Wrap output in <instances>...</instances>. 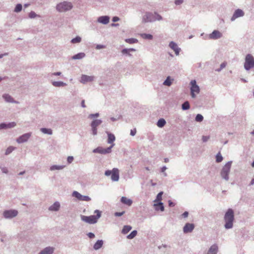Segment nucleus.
I'll return each mask as SVG.
<instances>
[{"label":"nucleus","mask_w":254,"mask_h":254,"mask_svg":"<svg viewBox=\"0 0 254 254\" xmlns=\"http://www.w3.org/2000/svg\"><path fill=\"white\" fill-rule=\"evenodd\" d=\"M234 220V211L232 209H229L224 216V220L225 221V227L226 229L232 228Z\"/></svg>","instance_id":"1"},{"label":"nucleus","mask_w":254,"mask_h":254,"mask_svg":"<svg viewBox=\"0 0 254 254\" xmlns=\"http://www.w3.org/2000/svg\"><path fill=\"white\" fill-rule=\"evenodd\" d=\"M94 213L96 215L89 216L82 215L81 216V220L89 224H94L97 222L98 219L101 217V212L98 210H96Z\"/></svg>","instance_id":"2"},{"label":"nucleus","mask_w":254,"mask_h":254,"mask_svg":"<svg viewBox=\"0 0 254 254\" xmlns=\"http://www.w3.org/2000/svg\"><path fill=\"white\" fill-rule=\"evenodd\" d=\"M244 67L246 70H249L254 67V58L251 54H248L245 58Z\"/></svg>","instance_id":"3"},{"label":"nucleus","mask_w":254,"mask_h":254,"mask_svg":"<svg viewBox=\"0 0 254 254\" xmlns=\"http://www.w3.org/2000/svg\"><path fill=\"white\" fill-rule=\"evenodd\" d=\"M72 5L70 2L64 1L57 5V9L60 12H64L72 8Z\"/></svg>","instance_id":"4"},{"label":"nucleus","mask_w":254,"mask_h":254,"mask_svg":"<svg viewBox=\"0 0 254 254\" xmlns=\"http://www.w3.org/2000/svg\"><path fill=\"white\" fill-rule=\"evenodd\" d=\"M231 163L232 162L227 163L223 167L221 172L222 177L226 180H228L229 179V174L231 167Z\"/></svg>","instance_id":"5"},{"label":"nucleus","mask_w":254,"mask_h":254,"mask_svg":"<svg viewBox=\"0 0 254 254\" xmlns=\"http://www.w3.org/2000/svg\"><path fill=\"white\" fill-rule=\"evenodd\" d=\"M105 175L107 176L111 175V179L113 181H117L119 179V171L117 168H114L112 171L107 170Z\"/></svg>","instance_id":"6"},{"label":"nucleus","mask_w":254,"mask_h":254,"mask_svg":"<svg viewBox=\"0 0 254 254\" xmlns=\"http://www.w3.org/2000/svg\"><path fill=\"white\" fill-rule=\"evenodd\" d=\"M161 16L158 14L156 15V17L151 13H146L143 17V21L144 22H148L153 21L155 20H160Z\"/></svg>","instance_id":"7"},{"label":"nucleus","mask_w":254,"mask_h":254,"mask_svg":"<svg viewBox=\"0 0 254 254\" xmlns=\"http://www.w3.org/2000/svg\"><path fill=\"white\" fill-rule=\"evenodd\" d=\"M190 85L191 96L192 98H194L195 97V93H199V88L198 86L196 85L195 80H192L190 81Z\"/></svg>","instance_id":"8"},{"label":"nucleus","mask_w":254,"mask_h":254,"mask_svg":"<svg viewBox=\"0 0 254 254\" xmlns=\"http://www.w3.org/2000/svg\"><path fill=\"white\" fill-rule=\"evenodd\" d=\"M72 196L81 201H89L91 200V198L89 196L82 195L76 191H73Z\"/></svg>","instance_id":"9"},{"label":"nucleus","mask_w":254,"mask_h":254,"mask_svg":"<svg viewBox=\"0 0 254 254\" xmlns=\"http://www.w3.org/2000/svg\"><path fill=\"white\" fill-rule=\"evenodd\" d=\"M18 214L15 210H6L3 212V216L6 218H10L16 216Z\"/></svg>","instance_id":"10"},{"label":"nucleus","mask_w":254,"mask_h":254,"mask_svg":"<svg viewBox=\"0 0 254 254\" xmlns=\"http://www.w3.org/2000/svg\"><path fill=\"white\" fill-rule=\"evenodd\" d=\"M112 148V146L105 149L102 148V147H98L93 150V152L99 153L100 154H107L111 152Z\"/></svg>","instance_id":"11"},{"label":"nucleus","mask_w":254,"mask_h":254,"mask_svg":"<svg viewBox=\"0 0 254 254\" xmlns=\"http://www.w3.org/2000/svg\"><path fill=\"white\" fill-rule=\"evenodd\" d=\"M30 136V133L24 134L17 139V142L19 143L25 142L29 139Z\"/></svg>","instance_id":"12"},{"label":"nucleus","mask_w":254,"mask_h":254,"mask_svg":"<svg viewBox=\"0 0 254 254\" xmlns=\"http://www.w3.org/2000/svg\"><path fill=\"white\" fill-rule=\"evenodd\" d=\"M222 34L218 30H214L212 33H211L209 37L211 39H217L222 37Z\"/></svg>","instance_id":"13"},{"label":"nucleus","mask_w":254,"mask_h":254,"mask_svg":"<svg viewBox=\"0 0 254 254\" xmlns=\"http://www.w3.org/2000/svg\"><path fill=\"white\" fill-rule=\"evenodd\" d=\"M194 226L193 224L187 223L183 228L185 233L191 232L194 229Z\"/></svg>","instance_id":"14"},{"label":"nucleus","mask_w":254,"mask_h":254,"mask_svg":"<svg viewBox=\"0 0 254 254\" xmlns=\"http://www.w3.org/2000/svg\"><path fill=\"white\" fill-rule=\"evenodd\" d=\"M244 14L242 10L238 9L235 11L233 16L231 18V20H234L236 18L242 16Z\"/></svg>","instance_id":"15"},{"label":"nucleus","mask_w":254,"mask_h":254,"mask_svg":"<svg viewBox=\"0 0 254 254\" xmlns=\"http://www.w3.org/2000/svg\"><path fill=\"white\" fill-rule=\"evenodd\" d=\"M94 77L92 76H88L86 75H82L81 77V82L85 83L87 82H90L93 81Z\"/></svg>","instance_id":"16"},{"label":"nucleus","mask_w":254,"mask_h":254,"mask_svg":"<svg viewBox=\"0 0 254 254\" xmlns=\"http://www.w3.org/2000/svg\"><path fill=\"white\" fill-rule=\"evenodd\" d=\"M170 47L173 49L176 55H178L179 54L180 49L178 47L177 45L174 42H171L169 44Z\"/></svg>","instance_id":"17"},{"label":"nucleus","mask_w":254,"mask_h":254,"mask_svg":"<svg viewBox=\"0 0 254 254\" xmlns=\"http://www.w3.org/2000/svg\"><path fill=\"white\" fill-rule=\"evenodd\" d=\"M110 18L108 16H100L98 18V21L104 24H106L109 23Z\"/></svg>","instance_id":"18"},{"label":"nucleus","mask_w":254,"mask_h":254,"mask_svg":"<svg viewBox=\"0 0 254 254\" xmlns=\"http://www.w3.org/2000/svg\"><path fill=\"white\" fill-rule=\"evenodd\" d=\"M16 126V124L14 122H12L8 123L7 124H1L0 125V129H4V128H11Z\"/></svg>","instance_id":"19"},{"label":"nucleus","mask_w":254,"mask_h":254,"mask_svg":"<svg viewBox=\"0 0 254 254\" xmlns=\"http://www.w3.org/2000/svg\"><path fill=\"white\" fill-rule=\"evenodd\" d=\"M218 249V246L215 244L213 245L209 248L207 254H216Z\"/></svg>","instance_id":"20"},{"label":"nucleus","mask_w":254,"mask_h":254,"mask_svg":"<svg viewBox=\"0 0 254 254\" xmlns=\"http://www.w3.org/2000/svg\"><path fill=\"white\" fill-rule=\"evenodd\" d=\"M121 201L123 203L127 206H130L132 203V201L130 199H129L125 196H123L121 198Z\"/></svg>","instance_id":"21"},{"label":"nucleus","mask_w":254,"mask_h":254,"mask_svg":"<svg viewBox=\"0 0 254 254\" xmlns=\"http://www.w3.org/2000/svg\"><path fill=\"white\" fill-rule=\"evenodd\" d=\"M54 252V248L52 247H47L44 249L39 254H52Z\"/></svg>","instance_id":"22"},{"label":"nucleus","mask_w":254,"mask_h":254,"mask_svg":"<svg viewBox=\"0 0 254 254\" xmlns=\"http://www.w3.org/2000/svg\"><path fill=\"white\" fill-rule=\"evenodd\" d=\"M60 207V203L58 202H56L49 207V210L52 211H57L59 209Z\"/></svg>","instance_id":"23"},{"label":"nucleus","mask_w":254,"mask_h":254,"mask_svg":"<svg viewBox=\"0 0 254 254\" xmlns=\"http://www.w3.org/2000/svg\"><path fill=\"white\" fill-rule=\"evenodd\" d=\"M103 244V242L102 240H98L96 242V243L94 245V249L96 250H97L101 248Z\"/></svg>","instance_id":"24"},{"label":"nucleus","mask_w":254,"mask_h":254,"mask_svg":"<svg viewBox=\"0 0 254 254\" xmlns=\"http://www.w3.org/2000/svg\"><path fill=\"white\" fill-rule=\"evenodd\" d=\"M101 123L102 121L100 120H95L92 122L91 126L92 127H97Z\"/></svg>","instance_id":"25"},{"label":"nucleus","mask_w":254,"mask_h":254,"mask_svg":"<svg viewBox=\"0 0 254 254\" xmlns=\"http://www.w3.org/2000/svg\"><path fill=\"white\" fill-rule=\"evenodd\" d=\"M108 142L109 143H112L114 140H115V136L114 134L112 133H108Z\"/></svg>","instance_id":"26"},{"label":"nucleus","mask_w":254,"mask_h":254,"mask_svg":"<svg viewBox=\"0 0 254 254\" xmlns=\"http://www.w3.org/2000/svg\"><path fill=\"white\" fill-rule=\"evenodd\" d=\"M154 206H155V209L157 210H159L160 209L161 211H163L164 210V207L162 202H160L158 204H155Z\"/></svg>","instance_id":"27"},{"label":"nucleus","mask_w":254,"mask_h":254,"mask_svg":"<svg viewBox=\"0 0 254 254\" xmlns=\"http://www.w3.org/2000/svg\"><path fill=\"white\" fill-rule=\"evenodd\" d=\"M131 227L129 225L125 226L122 230V233L124 234H127L131 229Z\"/></svg>","instance_id":"28"},{"label":"nucleus","mask_w":254,"mask_h":254,"mask_svg":"<svg viewBox=\"0 0 254 254\" xmlns=\"http://www.w3.org/2000/svg\"><path fill=\"white\" fill-rule=\"evenodd\" d=\"M166 124V121L163 119H159L157 122V125L159 127H163Z\"/></svg>","instance_id":"29"},{"label":"nucleus","mask_w":254,"mask_h":254,"mask_svg":"<svg viewBox=\"0 0 254 254\" xmlns=\"http://www.w3.org/2000/svg\"><path fill=\"white\" fill-rule=\"evenodd\" d=\"M85 55V54L83 53H78V54L74 55L72 57V59H74V60L81 59L83 58V57H84Z\"/></svg>","instance_id":"30"},{"label":"nucleus","mask_w":254,"mask_h":254,"mask_svg":"<svg viewBox=\"0 0 254 254\" xmlns=\"http://www.w3.org/2000/svg\"><path fill=\"white\" fill-rule=\"evenodd\" d=\"M53 85L56 87H60L65 86L66 84L62 81H54L53 82Z\"/></svg>","instance_id":"31"},{"label":"nucleus","mask_w":254,"mask_h":254,"mask_svg":"<svg viewBox=\"0 0 254 254\" xmlns=\"http://www.w3.org/2000/svg\"><path fill=\"white\" fill-rule=\"evenodd\" d=\"M40 130L44 133L48 134H52V130L51 129L46 128H41Z\"/></svg>","instance_id":"32"},{"label":"nucleus","mask_w":254,"mask_h":254,"mask_svg":"<svg viewBox=\"0 0 254 254\" xmlns=\"http://www.w3.org/2000/svg\"><path fill=\"white\" fill-rule=\"evenodd\" d=\"M125 41L127 43L131 44L137 43L138 42V40L134 38H129V39H126L125 40Z\"/></svg>","instance_id":"33"},{"label":"nucleus","mask_w":254,"mask_h":254,"mask_svg":"<svg viewBox=\"0 0 254 254\" xmlns=\"http://www.w3.org/2000/svg\"><path fill=\"white\" fill-rule=\"evenodd\" d=\"M137 235V231L136 230H134L131 232L130 234H129L127 238L129 239H132L134 238Z\"/></svg>","instance_id":"34"},{"label":"nucleus","mask_w":254,"mask_h":254,"mask_svg":"<svg viewBox=\"0 0 254 254\" xmlns=\"http://www.w3.org/2000/svg\"><path fill=\"white\" fill-rule=\"evenodd\" d=\"M223 160V157L222 156L220 152L217 153L216 156V161L217 162H221Z\"/></svg>","instance_id":"35"},{"label":"nucleus","mask_w":254,"mask_h":254,"mask_svg":"<svg viewBox=\"0 0 254 254\" xmlns=\"http://www.w3.org/2000/svg\"><path fill=\"white\" fill-rule=\"evenodd\" d=\"M3 98L7 102H12V98L8 94H4L3 95Z\"/></svg>","instance_id":"36"},{"label":"nucleus","mask_w":254,"mask_h":254,"mask_svg":"<svg viewBox=\"0 0 254 254\" xmlns=\"http://www.w3.org/2000/svg\"><path fill=\"white\" fill-rule=\"evenodd\" d=\"M182 109L184 110L190 109V104L189 102L186 101L182 105Z\"/></svg>","instance_id":"37"},{"label":"nucleus","mask_w":254,"mask_h":254,"mask_svg":"<svg viewBox=\"0 0 254 254\" xmlns=\"http://www.w3.org/2000/svg\"><path fill=\"white\" fill-rule=\"evenodd\" d=\"M141 37L144 39H152L153 38L152 35L148 34H142Z\"/></svg>","instance_id":"38"},{"label":"nucleus","mask_w":254,"mask_h":254,"mask_svg":"<svg viewBox=\"0 0 254 254\" xmlns=\"http://www.w3.org/2000/svg\"><path fill=\"white\" fill-rule=\"evenodd\" d=\"M203 119V116L200 114H197L195 117V121L198 122L202 121Z\"/></svg>","instance_id":"39"},{"label":"nucleus","mask_w":254,"mask_h":254,"mask_svg":"<svg viewBox=\"0 0 254 254\" xmlns=\"http://www.w3.org/2000/svg\"><path fill=\"white\" fill-rule=\"evenodd\" d=\"M22 5L21 4H17L14 9V11L16 12H20L22 9Z\"/></svg>","instance_id":"40"},{"label":"nucleus","mask_w":254,"mask_h":254,"mask_svg":"<svg viewBox=\"0 0 254 254\" xmlns=\"http://www.w3.org/2000/svg\"><path fill=\"white\" fill-rule=\"evenodd\" d=\"M81 38L80 37L77 36L75 38L72 39L71 40V42L73 44L79 43L81 41Z\"/></svg>","instance_id":"41"},{"label":"nucleus","mask_w":254,"mask_h":254,"mask_svg":"<svg viewBox=\"0 0 254 254\" xmlns=\"http://www.w3.org/2000/svg\"><path fill=\"white\" fill-rule=\"evenodd\" d=\"M172 83L171 80L169 77H168L167 79L165 80L163 84L165 85L170 86Z\"/></svg>","instance_id":"42"},{"label":"nucleus","mask_w":254,"mask_h":254,"mask_svg":"<svg viewBox=\"0 0 254 254\" xmlns=\"http://www.w3.org/2000/svg\"><path fill=\"white\" fill-rule=\"evenodd\" d=\"M15 149L14 147H12V146H10L9 147H8L6 150V151H5V154L6 155H8L9 154V153H10L14 149Z\"/></svg>","instance_id":"43"},{"label":"nucleus","mask_w":254,"mask_h":254,"mask_svg":"<svg viewBox=\"0 0 254 254\" xmlns=\"http://www.w3.org/2000/svg\"><path fill=\"white\" fill-rule=\"evenodd\" d=\"M163 194V192H160L157 195V198L155 201H160L162 199V195Z\"/></svg>","instance_id":"44"},{"label":"nucleus","mask_w":254,"mask_h":254,"mask_svg":"<svg viewBox=\"0 0 254 254\" xmlns=\"http://www.w3.org/2000/svg\"><path fill=\"white\" fill-rule=\"evenodd\" d=\"M63 167L62 166H59L56 165H54L51 167L50 170H60L62 169Z\"/></svg>","instance_id":"45"},{"label":"nucleus","mask_w":254,"mask_h":254,"mask_svg":"<svg viewBox=\"0 0 254 254\" xmlns=\"http://www.w3.org/2000/svg\"><path fill=\"white\" fill-rule=\"evenodd\" d=\"M36 13L33 11H31V12L29 13V16L30 18H34L36 17Z\"/></svg>","instance_id":"46"},{"label":"nucleus","mask_w":254,"mask_h":254,"mask_svg":"<svg viewBox=\"0 0 254 254\" xmlns=\"http://www.w3.org/2000/svg\"><path fill=\"white\" fill-rule=\"evenodd\" d=\"M184 1V0H176L175 3L176 5H179L182 4Z\"/></svg>","instance_id":"47"},{"label":"nucleus","mask_w":254,"mask_h":254,"mask_svg":"<svg viewBox=\"0 0 254 254\" xmlns=\"http://www.w3.org/2000/svg\"><path fill=\"white\" fill-rule=\"evenodd\" d=\"M209 138V136H203L202 137V139L203 142L207 141Z\"/></svg>","instance_id":"48"},{"label":"nucleus","mask_w":254,"mask_h":254,"mask_svg":"<svg viewBox=\"0 0 254 254\" xmlns=\"http://www.w3.org/2000/svg\"><path fill=\"white\" fill-rule=\"evenodd\" d=\"M125 213V211H123L122 212H116L115 215L116 216H121L123 215Z\"/></svg>","instance_id":"49"},{"label":"nucleus","mask_w":254,"mask_h":254,"mask_svg":"<svg viewBox=\"0 0 254 254\" xmlns=\"http://www.w3.org/2000/svg\"><path fill=\"white\" fill-rule=\"evenodd\" d=\"M105 48V46H104V45H97L96 46V48L97 49H103V48Z\"/></svg>","instance_id":"50"},{"label":"nucleus","mask_w":254,"mask_h":254,"mask_svg":"<svg viewBox=\"0 0 254 254\" xmlns=\"http://www.w3.org/2000/svg\"><path fill=\"white\" fill-rule=\"evenodd\" d=\"M87 235L91 239L94 238L95 237V235L92 233H89Z\"/></svg>","instance_id":"51"},{"label":"nucleus","mask_w":254,"mask_h":254,"mask_svg":"<svg viewBox=\"0 0 254 254\" xmlns=\"http://www.w3.org/2000/svg\"><path fill=\"white\" fill-rule=\"evenodd\" d=\"M92 132L93 135H96L97 133V130L96 127H92Z\"/></svg>","instance_id":"52"},{"label":"nucleus","mask_w":254,"mask_h":254,"mask_svg":"<svg viewBox=\"0 0 254 254\" xmlns=\"http://www.w3.org/2000/svg\"><path fill=\"white\" fill-rule=\"evenodd\" d=\"M73 160V158L72 156H69L67 158V161L69 163H70Z\"/></svg>","instance_id":"53"},{"label":"nucleus","mask_w":254,"mask_h":254,"mask_svg":"<svg viewBox=\"0 0 254 254\" xmlns=\"http://www.w3.org/2000/svg\"><path fill=\"white\" fill-rule=\"evenodd\" d=\"M136 132V131L135 129H131L130 131V135L134 136Z\"/></svg>","instance_id":"54"},{"label":"nucleus","mask_w":254,"mask_h":254,"mask_svg":"<svg viewBox=\"0 0 254 254\" xmlns=\"http://www.w3.org/2000/svg\"><path fill=\"white\" fill-rule=\"evenodd\" d=\"M128 50L127 49H123L122 51V53L123 54H128Z\"/></svg>","instance_id":"55"},{"label":"nucleus","mask_w":254,"mask_h":254,"mask_svg":"<svg viewBox=\"0 0 254 254\" xmlns=\"http://www.w3.org/2000/svg\"><path fill=\"white\" fill-rule=\"evenodd\" d=\"M188 215H189V213L187 212V211H185V212H184L182 214V216L186 218V217H187L188 216Z\"/></svg>","instance_id":"56"},{"label":"nucleus","mask_w":254,"mask_h":254,"mask_svg":"<svg viewBox=\"0 0 254 254\" xmlns=\"http://www.w3.org/2000/svg\"><path fill=\"white\" fill-rule=\"evenodd\" d=\"M119 20V18L117 16H115L113 18V21L114 22H116Z\"/></svg>","instance_id":"57"},{"label":"nucleus","mask_w":254,"mask_h":254,"mask_svg":"<svg viewBox=\"0 0 254 254\" xmlns=\"http://www.w3.org/2000/svg\"><path fill=\"white\" fill-rule=\"evenodd\" d=\"M98 116H99V114L98 113H96V114H91L90 115V117H91V118L97 117Z\"/></svg>","instance_id":"58"},{"label":"nucleus","mask_w":254,"mask_h":254,"mask_svg":"<svg viewBox=\"0 0 254 254\" xmlns=\"http://www.w3.org/2000/svg\"><path fill=\"white\" fill-rule=\"evenodd\" d=\"M81 106L83 108H85L86 107L85 104V101L84 100H83L81 102Z\"/></svg>","instance_id":"59"},{"label":"nucleus","mask_w":254,"mask_h":254,"mask_svg":"<svg viewBox=\"0 0 254 254\" xmlns=\"http://www.w3.org/2000/svg\"><path fill=\"white\" fill-rule=\"evenodd\" d=\"M226 63H222L221 64V67L222 68H224L226 66Z\"/></svg>","instance_id":"60"},{"label":"nucleus","mask_w":254,"mask_h":254,"mask_svg":"<svg viewBox=\"0 0 254 254\" xmlns=\"http://www.w3.org/2000/svg\"><path fill=\"white\" fill-rule=\"evenodd\" d=\"M54 75H60L61 74V72H55L53 74Z\"/></svg>","instance_id":"61"},{"label":"nucleus","mask_w":254,"mask_h":254,"mask_svg":"<svg viewBox=\"0 0 254 254\" xmlns=\"http://www.w3.org/2000/svg\"><path fill=\"white\" fill-rule=\"evenodd\" d=\"M161 170H162V172H164L166 170V167H163L162 168Z\"/></svg>","instance_id":"62"},{"label":"nucleus","mask_w":254,"mask_h":254,"mask_svg":"<svg viewBox=\"0 0 254 254\" xmlns=\"http://www.w3.org/2000/svg\"><path fill=\"white\" fill-rule=\"evenodd\" d=\"M250 184L253 185L254 184V178L252 180Z\"/></svg>","instance_id":"63"},{"label":"nucleus","mask_w":254,"mask_h":254,"mask_svg":"<svg viewBox=\"0 0 254 254\" xmlns=\"http://www.w3.org/2000/svg\"><path fill=\"white\" fill-rule=\"evenodd\" d=\"M164 161H165V162L167 163L169 161V159L168 158H165L164 159Z\"/></svg>","instance_id":"64"}]
</instances>
